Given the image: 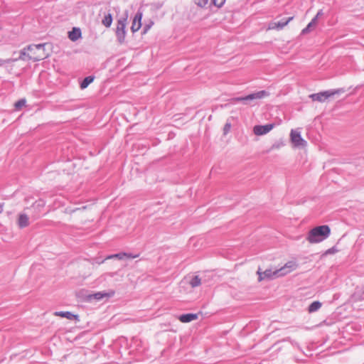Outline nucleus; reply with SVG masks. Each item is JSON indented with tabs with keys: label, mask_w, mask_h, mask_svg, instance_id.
I'll use <instances>...</instances> for the list:
<instances>
[{
	"label": "nucleus",
	"mask_w": 364,
	"mask_h": 364,
	"mask_svg": "<svg viewBox=\"0 0 364 364\" xmlns=\"http://www.w3.org/2000/svg\"><path fill=\"white\" fill-rule=\"evenodd\" d=\"M153 24V22H151L149 24H146L144 26V33H146L149 29L151 27Z\"/></svg>",
	"instance_id": "nucleus-29"
},
{
	"label": "nucleus",
	"mask_w": 364,
	"mask_h": 364,
	"mask_svg": "<svg viewBox=\"0 0 364 364\" xmlns=\"http://www.w3.org/2000/svg\"><path fill=\"white\" fill-rule=\"evenodd\" d=\"M314 27H315V26L313 25V23L309 22V24L307 25V26H306L305 28H304V29L302 30V32H301V33H302L303 34L307 33H309V32L311 31V29L312 28H314Z\"/></svg>",
	"instance_id": "nucleus-27"
},
{
	"label": "nucleus",
	"mask_w": 364,
	"mask_h": 364,
	"mask_svg": "<svg viewBox=\"0 0 364 364\" xmlns=\"http://www.w3.org/2000/svg\"><path fill=\"white\" fill-rule=\"evenodd\" d=\"M317 19H318V17L316 16H315L310 22L313 23V25L314 26H316L317 24Z\"/></svg>",
	"instance_id": "nucleus-31"
},
{
	"label": "nucleus",
	"mask_w": 364,
	"mask_h": 364,
	"mask_svg": "<svg viewBox=\"0 0 364 364\" xmlns=\"http://www.w3.org/2000/svg\"><path fill=\"white\" fill-rule=\"evenodd\" d=\"M291 141L296 147H304L306 144V141L303 139L301 133L298 130L292 129L290 134Z\"/></svg>",
	"instance_id": "nucleus-7"
},
{
	"label": "nucleus",
	"mask_w": 364,
	"mask_h": 364,
	"mask_svg": "<svg viewBox=\"0 0 364 364\" xmlns=\"http://www.w3.org/2000/svg\"><path fill=\"white\" fill-rule=\"evenodd\" d=\"M68 37L73 41H77L81 37L80 29L78 28H73V30L69 32Z\"/></svg>",
	"instance_id": "nucleus-15"
},
{
	"label": "nucleus",
	"mask_w": 364,
	"mask_h": 364,
	"mask_svg": "<svg viewBox=\"0 0 364 364\" xmlns=\"http://www.w3.org/2000/svg\"><path fill=\"white\" fill-rule=\"evenodd\" d=\"M341 92L340 90H330L323 92H321L318 93L311 94L309 95V97L313 101H318L320 102H324L328 97L335 95Z\"/></svg>",
	"instance_id": "nucleus-6"
},
{
	"label": "nucleus",
	"mask_w": 364,
	"mask_h": 364,
	"mask_svg": "<svg viewBox=\"0 0 364 364\" xmlns=\"http://www.w3.org/2000/svg\"><path fill=\"white\" fill-rule=\"evenodd\" d=\"M331 233L330 228L326 225H320L311 229L306 237L310 243H318L328 237Z\"/></svg>",
	"instance_id": "nucleus-2"
},
{
	"label": "nucleus",
	"mask_w": 364,
	"mask_h": 364,
	"mask_svg": "<svg viewBox=\"0 0 364 364\" xmlns=\"http://www.w3.org/2000/svg\"><path fill=\"white\" fill-rule=\"evenodd\" d=\"M195 3L200 7L210 6V0H194Z\"/></svg>",
	"instance_id": "nucleus-23"
},
{
	"label": "nucleus",
	"mask_w": 364,
	"mask_h": 364,
	"mask_svg": "<svg viewBox=\"0 0 364 364\" xmlns=\"http://www.w3.org/2000/svg\"><path fill=\"white\" fill-rule=\"evenodd\" d=\"M94 79V76L92 75L85 77L80 83V88L85 89L86 87H87L88 85L93 82Z\"/></svg>",
	"instance_id": "nucleus-17"
},
{
	"label": "nucleus",
	"mask_w": 364,
	"mask_h": 364,
	"mask_svg": "<svg viewBox=\"0 0 364 364\" xmlns=\"http://www.w3.org/2000/svg\"><path fill=\"white\" fill-rule=\"evenodd\" d=\"M126 257L125 258H130V259H134V258H136L139 257V255H133V254H131V253H126Z\"/></svg>",
	"instance_id": "nucleus-30"
},
{
	"label": "nucleus",
	"mask_w": 364,
	"mask_h": 364,
	"mask_svg": "<svg viewBox=\"0 0 364 364\" xmlns=\"http://www.w3.org/2000/svg\"><path fill=\"white\" fill-rule=\"evenodd\" d=\"M28 220L29 219L27 215L24 213L20 214L18 220V226L21 228L27 227L29 225Z\"/></svg>",
	"instance_id": "nucleus-12"
},
{
	"label": "nucleus",
	"mask_w": 364,
	"mask_h": 364,
	"mask_svg": "<svg viewBox=\"0 0 364 364\" xmlns=\"http://www.w3.org/2000/svg\"><path fill=\"white\" fill-rule=\"evenodd\" d=\"M45 46V43L28 46V59L36 62L46 58L48 55L46 53Z\"/></svg>",
	"instance_id": "nucleus-4"
},
{
	"label": "nucleus",
	"mask_w": 364,
	"mask_h": 364,
	"mask_svg": "<svg viewBox=\"0 0 364 364\" xmlns=\"http://www.w3.org/2000/svg\"><path fill=\"white\" fill-rule=\"evenodd\" d=\"M102 23L105 27H107V28L110 27V26L112 25V14H108L105 15V16L104 17V18L102 21Z\"/></svg>",
	"instance_id": "nucleus-19"
},
{
	"label": "nucleus",
	"mask_w": 364,
	"mask_h": 364,
	"mask_svg": "<svg viewBox=\"0 0 364 364\" xmlns=\"http://www.w3.org/2000/svg\"><path fill=\"white\" fill-rule=\"evenodd\" d=\"M27 55H28V50H27V47H26L20 51V55H19L18 58H16V59H17V60H28Z\"/></svg>",
	"instance_id": "nucleus-22"
},
{
	"label": "nucleus",
	"mask_w": 364,
	"mask_h": 364,
	"mask_svg": "<svg viewBox=\"0 0 364 364\" xmlns=\"http://www.w3.org/2000/svg\"><path fill=\"white\" fill-rule=\"evenodd\" d=\"M230 128H231L230 123H226L225 124L224 129H223L224 134H228L229 132V131L230 130Z\"/></svg>",
	"instance_id": "nucleus-28"
},
{
	"label": "nucleus",
	"mask_w": 364,
	"mask_h": 364,
	"mask_svg": "<svg viewBox=\"0 0 364 364\" xmlns=\"http://www.w3.org/2000/svg\"><path fill=\"white\" fill-rule=\"evenodd\" d=\"M127 20V17H124L121 18L117 21L116 36L120 43H123L125 40Z\"/></svg>",
	"instance_id": "nucleus-5"
},
{
	"label": "nucleus",
	"mask_w": 364,
	"mask_h": 364,
	"mask_svg": "<svg viewBox=\"0 0 364 364\" xmlns=\"http://www.w3.org/2000/svg\"><path fill=\"white\" fill-rule=\"evenodd\" d=\"M321 306V303L320 301H314L309 306L308 311L309 313H313L318 311Z\"/></svg>",
	"instance_id": "nucleus-18"
},
{
	"label": "nucleus",
	"mask_w": 364,
	"mask_h": 364,
	"mask_svg": "<svg viewBox=\"0 0 364 364\" xmlns=\"http://www.w3.org/2000/svg\"><path fill=\"white\" fill-rule=\"evenodd\" d=\"M225 0H210V6L213 5L220 8L225 4Z\"/></svg>",
	"instance_id": "nucleus-24"
},
{
	"label": "nucleus",
	"mask_w": 364,
	"mask_h": 364,
	"mask_svg": "<svg viewBox=\"0 0 364 364\" xmlns=\"http://www.w3.org/2000/svg\"><path fill=\"white\" fill-rule=\"evenodd\" d=\"M164 4V1H156L149 4L150 10L153 12H156L162 8Z\"/></svg>",
	"instance_id": "nucleus-16"
},
{
	"label": "nucleus",
	"mask_w": 364,
	"mask_h": 364,
	"mask_svg": "<svg viewBox=\"0 0 364 364\" xmlns=\"http://www.w3.org/2000/svg\"><path fill=\"white\" fill-rule=\"evenodd\" d=\"M3 204H0V213H1L3 212Z\"/></svg>",
	"instance_id": "nucleus-33"
},
{
	"label": "nucleus",
	"mask_w": 364,
	"mask_h": 364,
	"mask_svg": "<svg viewBox=\"0 0 364 364\" xmlns=\"http://www.w3.org/2000/svg\"><path fill=\"white\" fill-rule=\"evenodd\" d=\"M26 101L25 99H21V100H18L14 104V107H15L16 109H20L22 107H23L26 105Z\"/></svg>",
	"instance_id": "nucleus-25"
},
{
	"label": "nucleus",
	"mask_w": 364,
	"mask_h": 364,
	"mask_svg": "<svg viewBox=\"0 0 364 364\" xmlns=\"http://www.w3.org/2000/svg\"><path fill=\"white\" fill-rule=\"evenodd\" d=\"M55 316H60V317H63V318H66L69 320H73V319H77V315H75L73 314V313L70 312V311H56L55 312L54 314Z\"/></svg>",
	"instance_id": "nucleus-13"
},
{
	"label": "nucleus",
	"mask_w": 364,
	"mask_h": 364,
	"mask_svg": "<svg viewBox=\"0 0 364 364\" xmlns=\"http://www.w3.org/2000/svg\"><path fill=\"white\" fill-rule=\"evenodd\" d=\"M17 59L8 58L6 60L0 59V66H3L5 63H10L16 61Z\"/></svg>",
	"instance_id": "nucleus-26"
},
{
	"label": "nucleus",
	"mask_w": 364,
	"mask_h": 364,
	"mask_svg": "<svg viewBox=\"0 0 364 364\" xmlns=\"http://www.w3.org/2000/svg\"><path fill=\"white\" fill-rule=\"evenodd\" d=\"M297 264L294 261L287 262L283 267L278 269L272 270L267 269L263 272H260L259 269L257 271L259 274V280L261 281L264 279H272L277 277L284 276L297 267Z\"/></svg>",
	"instance_id": "nucleus-1"
},
{
	"label": "nucleus",
	"mask_w": 364,
	"mask_h": 364,
	"mask_svg": "<svg viewBox=\"0 0 364 364\" xmlns=\"http://www.w3.org/2000/svg\"><path fill=\"white\" fill-rule=\"evenodd\" d=\"M292 19V17H289L287 20H282L278 22L272 23L270 28L282 29Z\"/></svg>",
	"instance_id": "nucleus-14"
},
{
	"label": "nucleus",
	"mask_w": 364,
	"mask_h": 364,
	"mask_svg": "<svg viewBox=\"0 0 364 364\" xmlns=\"http://www.w3.org/2000/svg\"><path fill=\"white\" fill-rule=\"evenodd\" d=\"M323 14V11H322V10H319V11L317 12V14H316V16L318 18H319V17H320V16H321Z\"/></svg>",
	"instance_id": "nucleus-32"
},
{
	"label": "nucleus",
	"mask_w": 364,
	"mask_h": 364,
	"mask_svg": "<svg viewBox=\"0 0 364 364\" xmlns=\"http://www.w3.org/2000/svg\"><path fill=\"white\" fill-rule=\"evenodd\" d=\"M126 255H127L126 252H119L117 254L108 255L106 257V259H114V258H117L118 259H124L125 258Z\"/></svg>",
	"instance_id": "nucleus-20"
},
{
	"label": "nucleus",
	"mask_w": 364,
	"mask_h": 364,
	"mask_svg": "<svg viewBox=\"0 0 364 364\" xmlns=\"http://www.w3.org/2000/svg\"><path fill=\"white\" fill-rule=\"evenodd\" d=\"M269 92L266 90H260L254 93H251L244 97H233L230 100L231 104L234 105L238 102H241L245 105H253L252 102L256 100H260L268 97Z\"/></svg>",
	"instance_id": "nucleus-3"
},
{
	"label": "nucleus",
	"mask_w": 364,
	"mask_h": 364,
	"mask_svg": "<svg viewBox=\"0 0 364 364\" xmlns=\"http://www.w3.org/2000/svg\"><path fill=\"white\" fill-rule=\"evenodd\" d=\"M198 318V315L196 314H185L179 317L180 321L183 323H188Z\"/></svg>",
	"instance_id": "nucleus-11"
},
{
	"label": "nucleus",
	"mask_w": 364,
	"mask_h": 364,
	"mask_svg": "<svg viewBox=\"0 0 364 364\" xmlns=\"http://www.w3.org/2000/svg\"><path fill=\"white\" fill-rule=\"evenodd\" d=\"M142 16V12H141L140 11H138L135 14L131 26V30L132 33L138 31L141 27Z\"/></svg>",
	"instance_id": "nucleus-9"
},
{
	"label": "nucleus",
	"mask_w": 364,
	"mask_h": 364,
	"mask_svg": "<svg viewBox=\"0 0 364 364\" xmlns=\"http://www.w3.org/2000/svg\"><path fill=\"white\" fill-rule=\"evenodd\" d=\"M115 292L113 290H109L108 291H98L93 294H90L88 296V300L91 301L92 299H95L97 301L102 300L104 298H110L114 295Z\"/></svg>",
	"instance_id": "nucleus-8"
},
{
	"label": "nucleus",
	"mask_w": 364,
	"mask_h": 364,
	"mask_svg": "<svg viewBox=\"0 0 364 364\" xmlns=\"http://www.w3.org/2000/svg\"><path fill=\"white\" fill-rule=\"evenodd\" d=\"M272 127V124L256 125L253 128V132L255 135L260 136L268 133Z\"/></svg>",
	"instance_id": "nucleus-10"
},
{
	"label": "nucleus",
	"mask_w": 364,
	"mask_h": 364,
	"mask_svg": "<svg viewBox=\"0 0 364 364\" xmlns=\"http://www.w3.org/2000/svg\"><path fill=\"white\" fill-rule=\"evenodd\" d=\"M190 284L192 287H197L201 284V279L198 276L193 277L191 282Z\"/></svg>",
	"instance_id": "nucleus-21"
}]
</instances>
